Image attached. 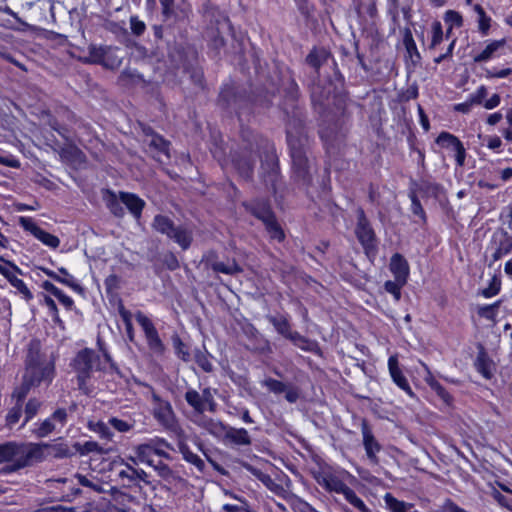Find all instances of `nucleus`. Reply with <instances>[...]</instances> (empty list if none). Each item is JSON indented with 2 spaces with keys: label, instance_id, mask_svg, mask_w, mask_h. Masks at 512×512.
Masks as SVG:
<instances>
[{
  "label": "nucleus",
  "instance_id": "nucleus-1",
  "mask_svg": "<svg viewBox=\"0 0 512 512\" xmlns=\"http://www.w3.org/2000/svg\"><path fill=\"white\" fill-rule=\"evenodd\" d=\"M311 474L315 482L329 494H341L358 512H372L365 502L347 484L353 476L345 469L326 462L317 456L313 459Z\"/></svg>",
  "mask_w": 512,
  "mask_h": 512
},
{
  "label": "nucleus",
  "instance_id": "nucleus-2",
  "mask_svg": "<svg viewBox=\"0 0 512 512\" xmlns=\"http://www.w3.org/2000/svg\"><path fill=\"white\" fill-rule=\"evenodd\" d=\"M55 362L53 356L42 351L41 341L33 338L27 346L22 376L37 387H48L56 376Z\"/></svg>",
  "mask_w": 512,
  "mask_h": 512
},
{
  "label": "nucleus",
  "instance_id": "nucleus-3",
  "mask_svg": "<svg viewBox=\"0 0 512 512\" xmlns=\"http://www.w3.org/2000/svg\"><path fill=\"white\" fill-rule=\"evenodd\" d=\"M98 346L102 352V357L91 348H83L70 361V367L76 374L77 385L80 390L86 389L94 371H105L108 366L113 365L111 355L104 348L100 339H98Z\"/></svg>",
  "mask_w": 512,
  "mask_h": 512
},
{
  "label": "nucleus",
  "instance_id": "nucleus-4",
  "mask_svg": "<svg viewBox=\"0 0 512 512\" xmlns=\"http://www.w3.org/2000/svg\"><path fill=\"white\" fill-rule=\"evenodd\" d=\"M133 450L136 458H131V460L134 464H137V459L140 463L154 468L162 478H168L171 475L172 470L168 464L164 463L161 459H154L156 456L171 460L169 451L173 450V447L164 438L154 437L147 442L136 445Z\"/></svg>",
  "mask_w": 512,
  "mask_h": 512
},
{
  "label": "nucleus",
  "instance_id": "nucleus-5",
  "mask_svg": "<svg viewBox=\"0 0 512 512\" xmlns=\"http://www.w3.org/2000/svg\"><path fill=\"white\" fill-rule=\"evenodd\" d=\"M112 472L115 474V481L123 488L132 490L135 493L144 494L143 489L152 486L151 475L141 468H135L121 459L113 462Z\"/></svg>",
  "mask_w": 512,
  "mask_h": 512
},
{
  "label": "nucleus",
  "instance_id": "nucleus-6",
  "mask_svg": "<svg viewBox=\"0 0 512 512\" xmlns=\"http://www.w3.org/2000/svg\"><path fill=\"white\" fill-rule=\"evenodd\" d=\"M68 422V412L66 408H57L51 415L45 419H39L33 423L31 434L36 439H43L48 437L53 432H60V430Z\"/></svg>",
  "mask_w": 512,
  "mask_h": 512
},
{
  "label": "nucleus",
  "instance_id": "nucleus-7",
  "mask_svg": "<svg viewBox=\"0 0 512 512\" xmlns=\"http://www.w3.org/2000/svg\"><path fill=\"white\" fill-rule=\"evenodd\" d=\"M154 228L173 239L182 249H187L192 241V231L187 226H174L169 218L156 216L153 223Z\"/></svg>",
  "mask_w": 512,
  "mask_h": 512
},
{
  "label": "nucleus",
  "instance_id": "nucleus-8",
  "mask_svg": "<svg viewBox=\"0 0 512 512\" xmlns=\"http://www.w3.org/2000/svg\"><path fill=\"white\" fill-rule=\"evenodd\" d=\"M144 503L141 498L130 493L114 489L111 499L105 505V512H143Z\"/></svg>",
  "mask_w": 512,
  "mask_h": 512
},
{
  "label": "nucleus",
  "instance_id": "nucleus-9",
  "mask_svg": "<svg viewBox=\"0 0 512 512\" xmlns=\"http://www.w3.org/2000/svg\"><path fill=\"white\" fill-rule=\"evenodd\" d=\"M251 472L257 480L276 495H283L290 486L289 476L280 469L273 468L271 473H268L261 469L253 468Z\"/></svg>",
  "mask_w": 512,
  "mask_h": 512
},
{
  "label": "nucleus",
  "instance_id": "nucleus-10",
  "mask_svg": "<svg viewBox=\"0 0 512 512\" xmlns=\"http://www.w3.org/2000/svg\"><path fill=\"white\" fill-rule=\"evenodd\" d=\"M57 440H59V442L55 443L30 442L31 450H33L34 447H38V458H35L36 463H41L46 459L45 450H48V455L55 459H64L73 455L69 445L64 442L62 438H58Z\"/></svg>",
  "mask_w": 512,
  "mask_h": 512
},
{
  "label": "nucleus",
  "instance_id": "nucleus-11",
  "mask_svg": "<svg viewBox=\"0 0 512 512\" xmlns=\"http://www.w3.org/2000/svg\"><path fill=\"white\" fill-rule=\"evenodd\" d=\"M435 143L454 157L457 166L462 167L465 164V147L455 135L449 132H441L436 138Z\"/></svg>",
  "mask_w": 512,
  "mask_h": 512
},
{
  "label": "nucleus",
  "instance_id": "nucleus-12",
  "mask_svg": "<svg viewBox=\"0 0 512 512\" xmlns=\"http://www.w3.org/2000/svg\"><path fill=\"white\" fill-rule=\"evenodd\" d=\"M277 331L282 334L285 338L289 339L294 346L306 351L314 352L318 348V343L315 340H311L297 331H293L290 322H272Z\"/></svg>",
  "mask_w": 512,
  "mask_h": 512
},
{
  "label": "nucleus",
  "instance_id": "nucleus-13",
  "mask_svg": "<svg viewBox=\"0 0 512 512\" xmlns=\"http://www.w3.org/2000/svg\"><path fill=\"white\" fill-rule=\"evenodd\" d=\"M262 385L267 388L270 393L280 395L284 393L285 400L290 403H296L300 398V388L293 383H285L272 377L265 378Z\"/></svg>",
  "mask_w": 512,
  "mask_h": 512
},
{
  "label": "nucleus",
  "instance_id": "nucleus-14",
  "mask_svg": "<svg viewBox=\"0 0 512 512\" xmlns=\"http://www.w3.org/2000/svg\"><path fill=\"white\" fill-rule=\"evenodd\" d=\"M361 434L362 444L369 462L377 465L379 463L377 454L382 450V446L374 436L368 421L365 419H363L361 423Z\"/></svg>",
  "mask_w": 512,
  "mask_h": 512
},
{
  "label": "nucleus",
  "instance_id": "nucleus-15",
  "mask_svg": "<svg viewBox=\"0 0 512 512\" xmlns=\"http://www.w3.org/2000/svg\"><path fill=\"white\" fill-rule=\"evenodd\" d=\"M483 345V343H476L477 355L473 361V366L485 380H491L496 371V364Z\"/></svg>",
  "mask_w": 512,
  "mask_h": 512
},
{
  "label": "nucleus",
  "instance_id": "nucleus-16",
  "mask_svg": "<svg viewBox=\"0 0 512 512\" xmlns=\"http://www.w3.org/2000/svg\"><path fill=\"white\" fill-rule=\"evenodd\" d=\"M287 139L290 147L294 173L299 180H305L308 174V161L305 153L302 148L297 145V141L290 134H288Z\"/></svg>",
  "mask_w": 512,
  "mask_h": 512
},
{
  "label": "nucleus",
  "instance_id": "nucleus-17",
  "mask_svg": "<svg viewBox=\"0 0 512 512\" xmlns=\"http://www.w3.org/2000/svg\"><path fill=\"white\" fill-rule=\"evenodd\" d=\"M21 226L24 228V230L30 232L37 240H39L43 245L51 248L56 249L60 245V239L45 231L41 227H39L34 221H32L29 218L22 217L20 219Z\"/></svg>",
  "mask_w": 512,
  "mask_h": 512
},
{
  "label": "nucleus",
  "instance_id": "nucleus-18",
  "mask_svg": "<svg viewBox=\"0 0 512 512\" xmlns=\"http://www.w3.org/2000/svg\"><path fill=\"white\" fill-rule=\"evenodd\" d=\"M115 49L111 47L90 46L88 48V58L92 63L102 64L107 67H114L120 64L118 57L114 55Z\"/></svg>",
  "mask_w": 512,
  "mask_h": 512
},
{
  "label": "nucleus",
  "instance_id": "nucleus-19",
  "mask_svg": "<svg viewBox=\"0 0 512 512\" xmlns=\"http://www.w3.org/2000/svg\"><path fill=\"white\" fill-rule=\"evenodd\" d=\"M388 370L394 384L404 391L408 396L414 397L415 394L409 384L408 379L404 375L400 368L399 360L397 355H391L388 358Z\"/></svg>",
  "mask_w": 512,
  "mask_h": 512
},
{
  "label": "nucleus",
  "instance_id": "nucleus-20",
  "mask_svg": "<svg viewBox=\"0 0 512 512\" xmlns=\"http://www.w3.org/2000/svg\"><path fill=\"white\" fill-rule=\"evenodd\" d=\"M30 449V442L6 441L0 443V464L11 462Z\"/></svg>",
  "mask_w": 512,
  "mask_h": 512
},
{
  "label": "nucleus",
  "instance_id": "nucleus-21",
  "mask_svg": "<svg viewBox=\"0 0 512 512\" xmlns=\"http://www.w3.org/2000/svg\"><path fill=\"white\" fill-rule=\"evenodd\" d=\"M254 214L263 221L266 230L272 239L277 241H282L284 239V232L275 221V218L268 207L263 206L259 210L254 211Z\"/></svg>",
  "mask_w": 512,
  "mask_h": 512
},
{
  "label": "nucleus",
  "instance_id": "nucleus-22",
  "mask_svg": "<svg viewBox=\"0 0 512 512\" xmlns=\"http://www.w3.org/2000/svg\"><path fill=\"white\" fill-rule=\"evenodd\" d=\"M38 447L33 450L29 449L26 453L16 457L13 461L7 462L8 464L2 468L3 474H11L26 467L32 466L36 463L35 458H38Z\"/></svg>",
  "mask_w": 512,
  "mask_h": 512
},
{
  "label": "nucleus",
  "instance_id": "nucleus-23",
  "mask_svg": "<svg viewBox=\"0 0 512 512\" xmlns=\"http://www.w3.org/2000/svg\"><path fill=\"white\" fill-rule=\"evenodd\" d=\"M154 400L157 402L153 416L163 426L171 427L175 422V415L171 404L168 401L162 400L159 396L154 395Z\"/></svg>",
  "mask_w": 512,
  "mask_h": 512
},
{
  "label": "nucleus",
  "instance_id": "nucleus-24",
  "mask_svg": "<svg viewBox=\"0 0 512 512\" xmlns=\"http://www.w3.org/2000/svg\"><path fill=\"white\" fill-rule=\"evenodd\" d=\"M506 43V39L490 40L486 42L484 48L479 53L474 55V61L478 63L487 62L495 57L501 56L503 54Z\"/></svg>",
  "mask_w": 512,
  "mask_h": 512
},
{
  "label": "nucleus",
  "instance_id": "nucleus-25",
  "mask_svg": "<svg viewBox=\"0 0 512 512\" xmlns=\"http://www.w3.org/2000/svg\"><path fill=\"white\" fill-rule=\"evenodd\" d=\"M497 322H492L480 327L477 330L476 337L478 338L477 343H483L484 348L494 347L500 343L501 334L499 329L496 327Z\"/></svg>",
  "mask_w": 512,
  "mask_h": 512
},
{
  "label": "nucleus",
  "instance_id": "nucleus-26",
  "mask_svg": "<svg viewBox=\"0 0 512 512\" xmlns=\"http://www.w3.org/2000/svg\"><path fill=\"white\" fill-rule=\"evenodd\" d=\"M145 332V337L149 349L156 355H162L165 346L159 337L158 331L154 326V322H139Z\"/></svg>",
  "mask_w": 512,
  "mask_h": 512
},
{
  "label": "nucleus",
  "instance_id": "nucleus-27",
  "mask_svg": "<svg viewBox=\"0 0 512 512\" xmlns=\"http://www.w3.org/2000/svg\"><path fill=\"white\" fill-rule=\"evenodd\" d=\"M185 400L189 406H191L196 412L203 413L206 410V401L210 399L211 410H213L214 402L210 391L205 389L203 396H201L196 390L188 389L185 392Z\"/></svg>",
  "mask_w": 512,
  "mask_h": 512
},
{
  "label": "nucleus",
  "instance_id": "nucleus-28",
  "mask_svg": "<svg viewBox=\"0 0 512 512\" xmlns=\"http://www.w3.org/2000/svg\"><path fill=\"white\" fill-rule=\"evenodd\" d=\"M356 235L366 250L374 247V232L369 226L362 210L358 212Z\"/></svg>",
  "mask_w": 512,
  "mask_h": 512
},
{
  "label": "nucleus",
  "instance_id": "nucleus-29",
  "mask_svg": "<svg viewBox=\"0 0 512 512\" xmlns=\"http://www.w3.org/2000/svg\"><path fill=\"white\" fill-rule=\"evenodd\" d=\"M224 443L235 446H249L252 443L251 437L245 428L230 426L224 434Z\"/></svg>",
  "mask_w": 512,
  "mask_h": 512
},
{
  "label": "nucleus",
  "instance_id": "nucleus-30",
  "mask_svg": "<svg viewBox=\"0 0 512 512\" xmlns=\"http://www.w3.org/2000/svg\"><path fill=\"white\" fill-rule=\"evenodd\" d=\"M390 270L396 280L400 283H406L409 276L408 262L400 255L395 254L391 257Z\"/></svg>",
  "mask_w": 512,
  "mask_h": 512
},
{
  "label": "nucleus",
  "instance_id": "nucleus-31",
  "mask_svg": "<svg viewBox=\"0 0 512 512\" xmlns=\"http://www.w3.org/2000/svg\"><path fill=\"white\" fill-rule=\"evenodd\" d=\"M425 382L446 406H452L453 396L431 373L425 377Z\"/></svg>",
  "mask_w": 512,
  "mask_h": 512
},
{
  "label": "nucleus",
  "instance_id": "nucleus-32",
  "mask_svg": "<svg viewBox=\"0 0 512 512\" xmlns=\"http://www.w3.org/2000/svg\"><path fill=\"white\" fill-rule=\"evenodd\" d=\"M178 450L182 458L189 464L193 465L199 472L205 470V463L199 455L194 453L185 441L178 442Z\"/></svg>",
  "mask_w": 512,
  "mask_h": 512
},
{
  "label": "nucleus",
  "instance_id": "nucleus-33",
  "mask_svg": "<svg viewBox=\"0 0 512 512\" xmlns=\"http://www.w3.org/2000/svg\"><path fill=\"white\" fill-rule=\"evenodd\" d=\"M120 201L125 204V206L129 209V211L133 214L135 218H139L144 207V201L140 199L135 194L131 193H120Z\"/></svg>",
  "mask_w": 512,
  "mask_h": 512
},
{
  "label": "nucleus",
  "instance_id": "nucleus-34",
  "mask_svg": "<svg viewBox=\"0 0 512 512\" xmlns=\"http://www.w3.org/2000/svg\"><path fill=\"white\" fill-rule=\"evenodd\" d=\"M35 388L38 387L22 376L20 385L16 386L12 391V398L16 404L24 405L29 392Z\"/></svg>",
  "mask_w": 512,
  "mask_h": 512
},
{
  "label": "nucleus",
  "instance_id": "nucleus-35",
  "mask_svg": "<svg viewBox=\"0 0 512 512\" xmlns=\"http://www.w3.org/2000/svg\"><path fill=\"white\" fill-rule=\"evenodd\" d=\"M42 404V401L36 397L28 399L25 405H23L24 420L21 427H24L38 414Z\"/></svg>",
  "mask_w": 512,
  "mask_h": 512
},
{
  "label": "nucleus",
  "instance_id": "nucleus-36",
  "mask_svg": "<svg viewBox=\"0 0 512 512\" xmlns=\"http://www.w3.org/2000/svg\"><path fill=\"white\" fill-rule=\"evenodd\" d=\"M383 499L389 512H408L413 507L411 503L399 500L389 492L385 494Z\"/></svg>",
  "mask_w": 512,
  "mask_h": 512
},
{
  "label": "nucleus",
  "instance_id": "nucleus-37",
  "mask_svg": "<svg viewBox=\"0 0 512 512\" xmlns=\"http://www.w3.org/2000/svg\"><path fill=\"white\" fill-rule=\"evenodd\" d=\"M76 477L78 479V483L81 486L89 488L94 492L105 493L108 491L106 489V486H108V484L101 482L99 479H97L95 477L89 478L88 476L81 475V474H77Z\"/></svg>",
  "mask_w": 512,
  "mask_h": 512
},
{
  "label": "nucleus",
  "instance_id": "nucleus-38",
  "mask_svg": "<svg viewBox=\"0 0 512 512\" xmlns=\"http://www.w3.org/2000/svg\"><path fill=\"white\" fill-rule=\"evenodd\" d=\"M474 10L478 14V29L482 36H487L489 34L492 20L486 15L484 9L479 4L474 6Z\"/></svg>",
  "mask_w": 512,
  "mask_h": 512
},
{
  "label": "nucleus",
  "instance_id": "nucleus-39",
  "mask_svg": "<svg viewBox=\"0 0 512 512\" xmlns=\"http://www.w3.org/2000/svg\"><path fill=\"white\" fill-rule=\"evenodd\" d=\"M212 358V355L207 350L195 353V363L205 373L213 371Z\"/></svg>",
  "mask_w": 512,
  "mask_h": 512
},
{
  "label": "nucleus",
  "instance_id": "nucleus-40",
  "mask_svg": "<svg viewBox=\"0 0 512 512\" xmlns=\"http://www.w3.org/2000/svg\"><path fill=\"white\" fill-rule=\"evenodd\" d=\"M23 414V405L14 404L5 416V425L9 429L13 428L21 419Z\"/></svg>",
  "mask_w": 512,
  "mask_h": 512
},
{
  "label": "nucleus",
  "instance_id": "nucleus-41",
  "mask_svg": "<svg viewBox=\"0 0 512 512\" xmlns=\"http://www.w3.org/2000/svg\"><path fill=\"white\" fill-rule=\"evenodd\" d=\"M444 21L448 25L446 37L450 36V32L454 27H461L463 24L462 16L454 10H448L445 12Z\"/></svg>",
  "mask_w": 512,
  "mask_h": 512
},
{
  "label": "nucleus",
  "instance_id": "nucleus-42",
  "mask_svg": "<svg viewBox=\"0 0 512 512\" xmlns=\"http://www.w3.org/2000/svg\"><path fill=\"white\" fill-rule=\"evenodd\" d=\"M10 284L16 289L17 293L26 301H30L33 299V294L28 288V286L24 283V281L20 278L13 277L10 279Z\"/></svg>",
  "mask_w": 512,
  "mask_h": 512
},
{
  "label": "nucleus",
  "instance_id": "nucleus-43",
  "mask_svg": "<svg viewBox=\"0 0 512 512\" xmlns=\"http://www.w3.org/2000/svg\"><path fill=\"white\" fill-rule=\"evenodd\" d=\"M108 424L120 433H127L134 428L133 421H126L118 417H110Z\"/></svg>",
  "mask_w": 512,
  "mask_h": 512
},
{
  "label": "nucleus",
  "instance_id": "nucleus-44",
  "mask_svg": "<svg viewBox=\"0 0 512 512\" xmlns=\"http://www.w3.org/2000/svg\"><path fill=\"white\" fill-rule=\"evenodd\" d=\"M109 426V424L103 421H98L91 427V429L97 433L101 439L112 441L114 433L111 431Z\"/></svg>",
  "mask_w": 512,
  "mask_h": 512
},
{
  "label": "nucleus",
  "instance_id": "nucleus-45",
  "mask_svg": "<svg viewBox=\"0 0 512 512\" xmlns=\"http://www.w3.org/2000/svg\"><path fill=\"white\" fill-rule=\"evenodd\" d=\"M59 275H60V279H67V281H69L71 284H65L66 286H68L69 288H71L73 291L79 293V294H83L84 293V289L83 287L78 283V281L74 278L73 275H71L67 269L61 267L58 269V272H57Z\"/></svg>",
  "mask_w": 512,
  "mask_h": 512
},
{
  "label": "nucleus",
  "instance_id": "nucleus-46",
  "mask_svg": "<svg viewBox=\"0 0 512 512\" xmlns=\"http://www.w3.org/2000/svg\"><path fill=\"white\" fill-rule=\"evenodd\" d=\"M213 269L224 274H235L241 271V268L235 262H216L213 265Z\"/></svg>",
  "mask_w": 512,
  "mask_h": 512
},
{
  "label": "nucleus",
  "instance_id": "nucleus-47",
  "mask_svg": "<svg viewBox=\"0 0 512 512\" xmlns=\"http://www.w3.org/2000/svg\"><path fill=\"white\" fill-rule=\"evenodd\" d=\"M432 36H431V47H437L443 41V30L442 25L439 21H435L432 23Z\"/></svg>",
  "mask_w": 512,
  "mask_h": 512
},
{
  "label": "nucleus",
  "instance_id": "nucleus-48",
  "mask_svg": "<svg viewBox=\"0 0 512 512\" xmlns=\"http://www.w3.org/2000/svg\"><path fill=\"white\" fill-rule=\"evenodd\" d=\"M230 428L229 425L224 424L221 421H210L208 425V431L215 436H222L224 438V434H226L227 429Z\"/></svg>",
  "mask_w": 512,
  "mask_h": 512
},
{
  "label": "nucleus",
  "instance_id": "nucleus-49",
  "mask_svg": "<svg viewBox=\"0 0 512 512\" xmlns=\"http://www.w3.org/2000/svg\"><path fill=\"white\" fill-rule=\"evenodd\" d=\"M406 283H400L399 280L387 281L385 283V290L394 296L395 300H399L401 297V288Z\"/></svg>",
  "mask_w": 512,
  "mask_h": 512
},
{
  "label": "nucleus",
  "instance_id": "nucleus-50",
  "mask_svg": "<svg viewBox=\"0 0 512 512\" xmlns=\"http://www.w3.org/2000/svg\"><path fill=\"white\" fill-rule=\"evenodd\" d=\"M438 512H469L456 504L452 499L447 498Z\"/></svg>",
  "mask_w": 512,
  "mask_h": 512
},
{
  "label": "nucleus",
  "instance_id": "nucleus-51",
  "mask_svg": "<svg viewBox=\"0 0 512 512\" xmlns=\"http://www.w3.org/2000/svg\"><path fill=\"white\" fill-rule=\"evenodd\" d=\"M130 28L133 34L139 36L144 33L146 26L143 21H141L137 16H132L130 18Z\"/></svg>",
  "mask_w": 512,
  "mask_h": 512
},
{
  "label": "nucleus",
  "instance_id": "nucleus-52",
  "mask_svg": "<svg viewBox=\"0 0 512 512\" xmlns=\"http://www.w3.org/2000/svg\"><path fill=\"white\" fill-rule=\"evenodd\" d=\"M500 287H501V281L498 278L494 277L490 283L489 288L485 289L483 291V294L487 298L493 297L499 293Z\"/></svg>",
  "mask_w": 512,
  "mask_h": 512
},
{
  "label": "nucleus",
  "instance_id": "nucleus-53",
  "mask_svg": "<svg viewBox=\"0 0 512 512\" xmlns=\"http://www.w3.org/2000/svg\"><path fill=\"white\" fill-rule=\"evenodd\" d=\"M512 249V243L509 240H505L501 246L494 252L493 259L499 260L503 256L507 255Z\"/></svg>",
  "mask_w": 512,
  "mask_h": 512
},
{
  "label": "nucleus",
  "instance_id": "nucleus-54",
  "mask_svg": "<svg viewBox=\"0 0 512 512\" xmlns=\"http://www.w3.org/2000/svg\"><path fill=\"white\" fill-rule=\"evenodd\" d=\"M43 305L48 309V311L51 313V317H53L55 320L58 319V310L56 303L52 298L49 296L43 295Z\"/></svg>",
  "mask_w": 512,
  "mask_h": 512
},
{
  "label": "nucleus",
  "instance_id": "nucleus-55",
  "mask_svg": "<svg viewBox=\"0 0 512 512\" xmlns=\"http://www.w3.org/2000/svg\"><path fill=\"white\" fill-rule=\"evenodd\" d=\"M487 94L488 91L485 86L478 87L472 96V103L482 105L483 102L486 100Z\"/></svg>",
  "mask_w": 512,
  "mask_h": 512
},
{
  "label": "nucleus",
  "instance_id": "nucleus-56",
  "mask_svg": "<svg viewBox=\"0 0 512 512\" xmlns=\"http://www.w3.org/2000/svg\"><path fill=\"white\" fill-rule=\"evenodd\" d=\"M500 102V95L495 93L489 99H486L482 105L484 106V108L491 110L499 106Z\"/></svg>",
  "mask_w": 512,
  "mask_h": 512
},
{
  "label": "nucleus",
  "instance_id": "nucleus-57",
  "mask_svg": "<svg viewBox=\"0 0 512 512\" xmlns=\"http://www.w3.org/2000/svg\"><path fill=\"white\" fill-rule=\"evenodd\" d=\"M486 146L494 151H498L502 146V140L498 136H488L486 137Z\"/></svg>",
  "mask_w": 512,
  "mask_h": 512
},
{
  "label": "nucleus",
  "instance_id": "nucleus-58",
  "mask_svg": "<svg viewBox=\"0 0 512 512\" xmlns=\"http://www.w3.org/2000/svg\"><path fill=\"white\" fill-rule=\"evenodd\" d=\"M16 269L15 266L11 265L10 263H5L4 265H0V273L5 276L8 281L10 282V279L13 277H16L14 270Z\"/></svg>",
  "mask_w": 512,
  "mask_h": 512
},
{
  "label": "nucleus",
  "instance_id": "nucleus-59",
  "mask_svg": "<svg viewBox=\"0 0 512 512\" xmlns=\"http://www.w3.org/2000/svg\"><path fill=\"white\" fill-rule=\"evenodd\" d=\"M58 301L68 310H71L74 306V301L71 297L66 295L63 291L56 297Z\"/></svg>",
  "mask_w": 512,
  "mask_h": 512
},
{
  "label": "nucleus",
  "instance_id": "nucleus-60",
  "mask_svg": "<svg viewBox=\"0 0 512 512\" xmlns=\"http://www.w3.org/2000/svg\"><path fill=\"white\" fill-rule=\"evenodd\" d=\"M41 271H42L45 275H47L48 277H50V278L54 279L55 281H57V282H59V283H61V284H71L69 281H67V279H63V280H62V279H60V275H59L57 272H55V271H53V270H51V269H49V268H44V267H42V268H41Z\"/></svg>",
  "mask_w": 512,
  "mask_h": 512
},
{
  "label": "nucleus",
  "instance_id": "nucleus-61",
  "mask_svg": "<svg viewBox=\"0 0 512 512\" xmlns=\"http://www.w3.org/2000/svg\"><path fill=\"white\" fill-rule=\"evenodd\" d=\"M511 73H512V69L505 68V69H501V70H498L495 72L488 71L487 77H489V78H506V77L510 76Z\"/></svg>",
  "mask_w": 512,
  "mask_h": 512
},
{
  "label": "nucleus",
  "instance_id": "nucleus-62",
  "mask_svg": "<svg viewBox=\"0 0 512 512\" xmlns=\"http://www.w3.org/2000/svg\"><path fill=\"white\" fill-rule=\"evenodd\" d=\"M42 288L49 292L50 294H52L54 297H57L60 292L62 291L61 289H59L58 287H56L53 283H51L50 281H44L42 283Z\"/></svg>",
  "mask_w": 512,
  "mask_h": 512
},
{
  "label": "nucleus",
  "instance_id": "nucleus-63",
  "mask_svg": "<svg viewBox=\"0 0 512 512\" xmlns=\"http://www.w3.org/2000/svg\"><path fill=\"white\" fill-rule=\"evenodd\" d=\"M222 510L225 512H245L248 509L237 504H224Z\"/></svg>",
  "mask_w": 512,
  "mask_h": 512
},
{
  "label": "nucleus",
  "instance_id": "nucleus-64",
  "mask_svg": "<svg viewBox=\"0 0 512 512\" xmlns=\"http://www.w3.org/2000/svg\"><path fill=\"white\" fill-rule=\"evenodd\" d=\"M151 144L155 145L161 152L167 153V144L161 137H153Z\"/></svg>",
  "mask_w": 512,
  "mask_h": 512
}]
</instances>
